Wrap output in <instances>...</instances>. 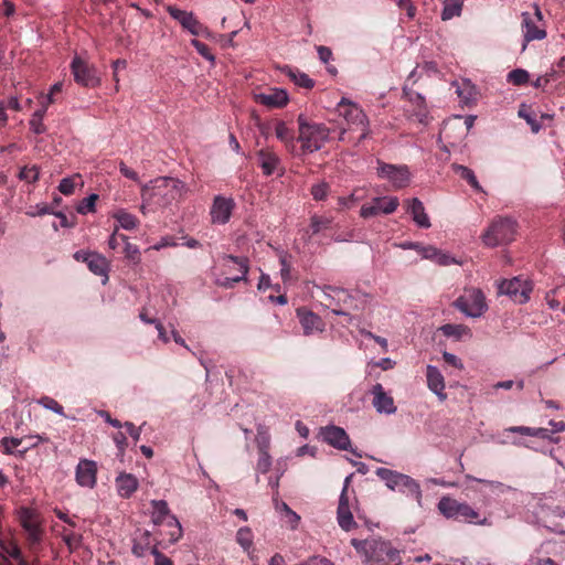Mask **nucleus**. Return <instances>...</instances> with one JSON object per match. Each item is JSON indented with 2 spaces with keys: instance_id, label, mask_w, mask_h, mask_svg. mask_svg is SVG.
Masks as SVG:
<instances>
[{
  "instance_id": "f257e3e1",
  "label": "nucleus",
  "mask_w": 565,
  "mask_h": 565,
  "mask_svg": "<svg viewBox=\"0 0 565 565\" xmlns=\"http://www.w3.org/2000/svg\"><path fill=\"white\" fill-rule=\"evenodd\" d=\"M188 191L186 184L179 179L171 177L157 178L141 189L143 201L141 210H145V204L169 205L173 201L181 200Z\"/></svg>"
},
{
  "instance_id": "f03ea898",
  "label": "nucleus",
  "mask_w": 565,
  "mask_h": 565,
  "mask_svg": "<svg viewBox=\"0 0 565 565\" xmlns=\"http://www.w3.org/2000/svg\"><path fill=\"white\" fill-rule=\"evenodd\" d=\"M351 544L363 557L365 565H401L398 551L386 542L352 539Z\"/></svg>"
},
{
  "instance_id": "7ed1b4c3",
  "label": "nucleus",
  "mask_w": 565,
  "mask_h": 565,
  "mask_svg": "<svg viewBox=\"0 0 565 565\" xmlns=\"http://www.w3.org/2000/svg\"><path fill=\"white\" fill-rule=\"evenodd\" d=\"M299 136L303 152L320 150L329 139L330 129L322 124L308 122L305 116L298 117Z\"/></svg>"
},
{
  "instance_id": "20e7f679",
  "label": "nucleus",
  "mask_w": 565,
  "mask_h": 565,
  "mask_svg": "<svg viewBox=\"0 0 565 565\" xmlns=\"http://www.w3.org/2000/svg\"><path fill=\"white\" fill-rule=\"evenodd\" d=\"M518 223L508 216L495 217L482 235L483 243L489 247L509 244L514 241Z\"/></svg>"
},
{
  "instance_id": "39448f33",
  "label": "nucleus",
  "mask_w": 565,
  "mask_h": 565,
  "mask_svg": "<svg viewBox=\"0 0 565 565\" xmlns=\"http://www.w3.org/2000/svg\"><path fill=\"white\" fill-rule=\"evenodd\" d=\"M321 291L328 301L326 306L332 307V313L337 316H344L351 320V316L348 310L360 309V306L358 305L359 292L353 294L347 289L333 286H323Z\"/></svg>"
},
{
  "instance_id": "423d86ee",
  "label": "nucleus",
  "mask_w": 565,
  "mask_h": 565,
  "mask_svg": "<svg viewBox=\"0 0 565 565\" xmlns=\"http://www.w3.org/2000/svg\"><path fill=\"white\" fill-rule=\"evenodd\" d=\"M438 509L440 513L447 519H454L461 522L486 525L488 524L487 518H480L478 511H476L470 504L466 502H459L452 498L444 497L438 502Z\"/></svg>"
},
{
  "instance_id": "0eeeda50",
  "label": "nucleus",
  "mask_w": 565,
  "mask_h": 565,
  "mask_svg": "<svg viewBox=\"0 0 565 565\" xmlns=\"http://www.w3.org/2000/svg\"><path fill=\"white\" fill-rule=\"evenodd\" d=\"M376 476L382 479L386 487L393 491H399L407 495L414 497L416 500H420L422 490L419 484L409 476L387 469L377 468L375 471Z\"/></svg>"
},
{
  "instance_id": "6e6552de",
  "label": "nucleus",
  "mask_w": 565,
  "mask_h": 565,
  "mask_svg": "<svg viewBox=\"0 0 565 565\" xmlns=\"http://www.w3.org/2000/svg\"><path fill=\"white\" fill-rule=\"evenodd\" d=\"M337 111L349 126L362 128V134L358 142H361L371 135L369 118L358 104L343 97L337 105Z\"/></svg>"
},
{
  "instance_id": "1a4fd4ad",
  "label": "nucleus",
  "mask_w": 565,
  "mask_h": 565,
  "mask_svg": "<svg viewBox=\"0 0 565 565\" xmlns=\"http://www.w3.org/2000/svg\"><path fill=\"white\" fill-rule=\"evenodd\" d=\"M454 306L470 318H479L488 310L483 292L476 288L466 289L465 292L455 300Z\"/></svg>"
},
{
  "instance_id": "9d476101",
  "label": "nucleus",
  "mask_w": 565,
  "mask_h": 565,
  "mask_svg": "<svg viewBox=\"0 0 565 565\" xmlns=\"http://www.w3.org/2000/svg\"><path fill=\"white\" fill-rule=\"evenodd\" d=\"M533 13H522V28L525 43L546 38L545 22L543 20L542 11L536 3L533 4Z\"/></svg>"
},
{
  "instance_id": "9b49d317",
  "label": "nucleus",
  "mask_w": 565,
  "mask_h": 565,
  "mask_svg": "<svg viewBox=\"0 0 565 565\" xmlns=\"http://www.w3.org/2000/svg\"><path fill=\"white\" fill-rule=\"evenodd\" d=\"M398 199L396 196H376L370 203L363 204L360 210V216L369 218L380 214H392L398 207Z\"/></svg>"
},
{
  "instance_id": "f8f14e48",
  "label": "nucleus",
  "mask_w": 565,
  "mask_h": 565,
  "mask_svg": "<svg viewBox=\"0 0 565 565\" xmlns=\"http://www.w3.org/2000/svg\"><path fill=\"white\" fill-rule=\"evenodd\" d=\"M499 292L508 295L519 303H525L530 299L532 285L529 280L514 277L510 280H502L499 286Z\"/></svg>"
},
{
  "instance_id": "ddd939ff",
  "label": "nucleus",
  "mask_w": 565,
  "mask_h": 565,
  "mask_svg": "<svg viewBox=\"0 0 565 565\" xmlns=\"http://www.w3.org/2000/svg\"><path fill=\"white\" fill-rule=\"evenodd\" d=\"M71 70L77 84L85 87H95L99 85V77L97 76L96 68L79 56H75L73 58Z\"/></svg>"
},
{
  "instance_id": "4468645a",
  "label": "nucleus",
  "mask_w": 565,
  "mask_h": 565,
  "mask_svg": "<svg viewBox=\"0 0 565 565\" xmlns=\"http://www.w3.org/2000/svg\"><path fill=\"white\" fill-rule=\"evenodd\" d=\"M168 12L171 18L177 20L183 29L188 30L193 35L209 36L210 32L192 12L178 9L175 7H168Z\"/></svg>"
},
{
  "instance_id": "2eb2a0df",
  "label": "nucleus",
  "mask_w": 565,
  "mask_h": 565,
  "mask_svg": "<svg viewBox=\"0 0 565 565\" xmlns=\"http://www.w3.org/2000/svg\"><path fill=\"white\" fill-rule=\"evenodd\" d=\"M377 174L388 180L394 188L402 189L409 183V171L406 166H394L379 162Z\"/></svg>"
},
{
  "instance_id": "dca6fc26",
  "label": "nucleus",
  "mask_w": 565,
  "mask_h": 565,
  "mask_svg": "<svg viewBox=\"0 0 565 565\" xmlns=\"http://www.w3.org/2000/svg\"><path fill=\"white\" fill-rule=\"evenodd\" d=\"M235 202L232 198L216 195L211 206L210 215L213 224H226L233 213Z\"/></svg>"
},
{
  "instance_id": "f3484780",
  "label": "nucleus",
  "mask_w": 565,
  "mask_h": 565,
  "mask_svg": "<svg viewBox=\"0 0 565 565\" xmlns=\"http://www.w3.org/2000/svg\"><path fill=\"white\" fill-rule=\"evenodd\" d=\"M78 486L93 489L97 482V463L90 459H81L75 469Z\"/></svg>"
},
{
  "instance_id": "a211bd4d",
  "label": "nucleus",
  "mask_w": 565,
  "mask_h": 565,
  "mask_svg": "<svg viewBox=\"0 0 565 565\" xmlns=\"http://www.w3.org/2000/svg\"><path fill=\"white\" fill-rule=\"evenodd\" d=\"M373 395L372 405L379 414L392 415L395 414L397 408L394 404L393 397L385 392L382 384L376 383L371 390Z\"/></svg>"
},
{
  "instance_id": "6ab92c4d",
  "label": "nucleus",
  "mask_w": 565,
  "mask_h": 565,
  "mask_svg": "<svg viewBox=\"0 0 565 565\" xmlns=\"http://www.w3.org/2000/svg\"><path fill=\"white\" fill-rule=\"evenodd\" d=\"M20 522L25 532L28 533V540L32 544H36L41 541V529L40 521L35 511L23 508L20 511Z\"/></svg>"
},
{
  "instance_id": "aec40b11",
  "label": "nucleus",
  "mask_w": 565,
  "mask_h": 565,
  "mask_svg": "<svg viewBox=\"0 0 565 565\" xmlns=\"http://www.w3.org/2000/svg\"><path fill=\"white\" fill-rule=\"evenodd\" d=\"M321 436L323 440L330 446L340 449L349 450L351 441L347 431L338 426L331 425L322 428Z\"/></svg>"
},
{
  "instance_id": "412c9836",
  "label": "nucleus",
  "mask_w": 565,
  "mask_h": 565,
  "mask_svg": "<svg viewBox=\"0 0 565 565\" xmlns=\"http://www.w3.org/2000/svg\"><path fill=\"white\" fill-rule=\"evenodd\" d=\"M297 317L306 335L313 334L315 332H322L324 330V322L312 311L299 308L297 309Z\"/></svg>"
},
{
  "instance_id": "4be33fe9",
  "label": "nucleus",
  "mask_w": 565,
  "mask_h": 565,
  "mask_svg": "<svg viewBox=\"0 0 565 565\" xmlns=\"http://www.w3.org/2000/svg\"><path fill=\"white\" fill-rule=\"evenodd\" d=\"M255 100L267 107L280 108L288 103V94L281 88H271L267 93L255 95Z\"/></svg>"
},
{
  "instance_id": "5701e85b",
  "label": "nucleus",
  "mask_w": 565,
  "mask_h": 565,
  "mask_svg": "<svg viewBox=\"0 0 565 565\" xmlns=\"http://www.w3.org/2000/svg\"><path fill=\"white\" fill-rule=\"evenodd\" d=\"M337 521L339 526L345 532H349L358 526L350 509L348 495H340L339 498Z\"/></svg>"
},
{
  "instance_id": "b1692460",
  "label": "nucleus",
  "mask_w": 565,
  "mask_h": 565,
  "mask_svg": "<svg viewBox=\"0 0 565 565\" xmlns=\"http://www.w3.org/2000/svg\"><path fill=\"white\" fill-rule=\"evenodd\" d=\"M426 377L428 388L437 395L439 401L444 402L447 398L445 390V380L441 372L434 365H427Z\"/></svg>"
},
{
  "instance_id": "393cba45",
  "label": "nucleus",
  "mask_w": 565,
  "mask_h": 565,
  "mask_svg": "<svg viewBox=\"0 0 565 565\" xmlns=\"http://www.w3.org/2000/svg\"><path fill=\"white\" fill-rule=\"evenodd\" d=\"M224 259L231 260L238 266L239 275L234 277H225L223 280H218L217 284L225 288H233L234 285L241 280L246 279L248 273V259L245 257H237L233 255L224 256Z\"/></svg>"
},
{
  "instance_id": "a878e982",
  "label": "nucleus",
  "mask_w": 565,
  "mask_h": 565,
  "mask_svg": "<svg viewBox=\"0 0 565 565\" xmlns=\"http://www.w3.org/2000/svg\"><path fill=\"white\" fill-rule=\"evenodd\" d=\"M406 204L407 212L412 215V218L417 226L423 228H428L431 226L430 220L425 211L424 204L419 199L413 198L411 200H407Z\"/></svg>"
},
{
  "instance_id": "bb28decb",
  "label": "nucleus",
  "mask_w": 565,
  "mask_h": 565,
  "mask_svg": "<svg viewBox=\"0 0 565 565\" xmlns=\"http://www.w3.org/2000/svg\"><path fill=\"white\" fill-rule=\"evenodd\" d=\"M115 482L119 497L125 499L130 498L139 487L138 479L134 475L127 472H120L116 477Z\"/></svg>"
},
{
  "instance_id": "cd10ccee",
  "label": "nucleus",
  "mask_w": 565,
  "mask_h": 565,
  "mask_svg": "<svg viewBox=\"0 0 565 565\" xmlns=\"http://www.w3.org/2000/svg\"><path fill=\"white\" fill-rule=\"evenodd\" d=\"M256 157L263 174L266 177L271 175L280 166L279 157L269 149H260L257 151Z\"/></svg>"
},
{
  "instance_id": "c85d7f7f",
  "label": "nucleus",
  "mask_w": 565,
  "mask_h": 565,
  "mask_svg": "<svg viewBox=\"0 0 565 565\" xmlns=\"http://www.w3.org/2000/svg\"><path fill=\"white\" fill-rule=\"evenodd\" d=\"M87 266L92 273L104 277V284L108 280L109 263L102 254L94 252L87 258Z\"/></svg>"
},
{
  "instance_id": "c756f323",
  "label": "nucleus",
  "mask_w": 565,
  "mask_h": 565,
  "mask_svg": "<svg viewBox=\"0 0 565 565\" xmlns=\"http://www.w3.org/2000/svg\"><path fill=\"white\" fill-rule=\"evenodd\" d=\"M152 522L156 525H163L170 523V518H175L170 513L168 503L164 500H152Z\"/></svg>"
},
{
  "instance_id": "7c9ffc66",
  "label": "nucleus",
  "mask_w": 565,
  "mask_h": 565,
  "mask_svg": "<svg viewBox=\"0 0 565 565\" xmlns=\"http://www.w3.org/2000/svg\"><path fill=\"white\" fill-rule=\"evenodd\" d=\"M452 85L456 86V93L463 104H470L476 100L477 90L471 81L462 79L461 82H454Z\"/></svg>"
},
{
  "instance_id": "2f4dec72",
  "label": "nucleus",
  "mask_w": 565,
  "mask_h": 565,
  "mask_svg": "<svg viewBox=\"0 0 565 565\" xmlns=\"http://www.w3.org/2000/svg\"><path fill=\"white\" fill-rule=\"evenodd\" d=\"M440 331L445 337L460 340L466 337H471V330L465 324L447 323L440 327Z\"/></svg>"
},
{
  "instance_id": "473e14b6",
  "label": "nucleus",
  "mask_w": 565,
  "mask_h": 565,
  "mask_svg": "<svg viewBox=\"0 0 565 565\" xmlns=\"http://www.w3.org/2000/svg\"><path fill=\"white\" fill-rule=\"evenodd\" d=\"M462 11L461 0H445L441 10V20L448 21L455 17H459Z\"/></svg>"
},
{
  "instance_id": "72a5a7b5",
  "label": "nucleus",
  "mask_w": 565,
  "mask_h": 565,
  "mask_svg": "<svg viewBox=\"0 0 565 565\" xmlns=\"http://www.w3.org/2000/svg\"><path fill=\"white\" fill-rule=\"evenodd\" d=\"M151 546H150V533L148 531H145L139 539L134 541L132 544V554L137 557H143L148 554V552L151 553Z\"/></svg>"
},
{
  "instance_id": "f704fd0d",
  "label": "nucleus",
  "mask_w": 565,
  "mask_h": 565,
  "mask_svg": "<svg viewBox=\"0 0 565 565\" xmlns=\"http://www.w3.org/2000/svg\"><path fill=\"white\" fill-rule=\"evenodd\" d=\"M113 217L118 222V224L121 228L127 230V231L136 228L139 223L137 217L134 214L128 213L127 211H125L122 209L116 211L113 214Z\"/></svg>"
},
{
  "instance_id": "c9c22d12",
  "label": "nucleus",
  "mask_w": 565,
  "mask_h": 565,
  "mask_svg": "<svg viewBox=\"0 0 565 565\" xmlns=\"http://www.w3.org/2000/svg\"><path fill=\"white\" fill-rule=\"evenodd\" d=\"M404 95L412 102L414 105L418 107V113L416 114L419 118V121L423 122L427 117L426 108H425V98L419 93L413 92L407 87L403 88Z\"/></svg>"
},
{
  "instance_id": "e433bc0d",
  "label": "nucleus",
  "mask_w": 565,
  "mask_h": 565,
  "mask_svg": "<svg viewBox=\"0 0 565 565\" xmlns=\"http://www.w3.org/2000/svg\"><path fill=\"white\" fill-rule=\"evenodd\" d=\"M275 135L277 139L286 145V147L294 148V132L284 121H278L275 127Z\"/></svg>"
},
{
  "instance_id": "4c0bfd02",
  "label": "nucleus",
  "mask_w": 565,
  "mask_h": 565,
  "mask_svg": "<svg viewBox=\"0 0 565 565\" xmlns=\"http://www.w3.org/2000/svg\"><path fill=\"white\" fill-rule=\"evenodd\" d=\"M452 169L456 173H458L462 179H465L476 191L483 192L482 186L478 182L475 172L461 164H454Z\"/></svg>"
},
{
  "instance_id": "58836bf2",
  "label": "nucleus",
  "mask_w": 565,
  "mask_h": 565,
  "mask_svg": "<svg viewBox=\"0 0 565 565\" xmlns=\"http://www.w3.org/2000/svg\"><path fill=\"white\" fill-rule=\"evenodd\" d=\"M46 110V105L41 106V108L33 113L29 121L31 130L36 135L43 134L45 131L43 117L45 116Z\"/></svg>"
},
{
  "instance_id": "ea45409f",
  "label": "nucleus",
  "mask_w": 565,
  "mask_h": 565,
  "mask_svg": "<svg viewBox=\"0 0 565 565\" xmlns=\"http://www.w3.org/2000/svg\"><path fill=\"white\" fill-rule=\"evenodd\" d=\"M254 535L248 526H243L236 532V542L244 550L249 551L253 546Z\"/></svg>"
},
{
  "instance_id": "a19ab883",
  "label": "nucleus",
  "mask_w": 565,
  "mask_h": 565,
  "mask_svg": "<svg viewBox=\"0 0 565 565\" xmlns=\"http://www.w3.org/2000/svg\"><path fill=\"white\" fill-rule=\"evenodd\" d=\"M287 75L296 85L300 87L309 89L315 85V82L306 73L299 72L297 70L288 68Z\"/></svg>"
},
{
  "instance_id": "79ce46f5",
  "label": "nucleus",
  "mask_w": 565,
  "mask_h": 565,
  "mask_svg": "<svg viewBox=\"0 0 565 565\" xmlns=\"http://www.w3.org/2000/svg\"><path fill=\"white\" fill-rule=\"evenodd\" d=\"M120 239L125 243L124 254L125 257L131 262L132 264L140 263V250L137 245H134L128 242V237L126 235H120Z\"/></svg>"
},
{
  "instance_id": "37998d69",
  "label": "nucleus",
  "mask_w": 565,
  "mask_h": 565,
  "mask_svg": "<svg viewBox=\"0 0 565 565\" xmlns=\"http://www.w3.org/2000/svg\"><path fill=\"white\" fill-rule=\"evenodd\" d=\"M256 444L258 452L268 451L270 445V436L265 426L257 427Z\"/></svg>"
},
{
  "instance_id": "c03bdc74",
  "label": "nucleus",
  "mask_w": 565,
  "mask_h": 565,
  "mask_svg": "<svg viewBox=\"0 0 565 565\" xmlns=\"http://www.w3.org/2000/svg\"><path fill=\"white\" fill-rule=\"evenodd\" d=\"M331 223H332V217L312 215L310 218V227H311L312 234H318L322 230L329 228Z\"/></svg>"
},
{
  "instance_id": "a18cd8bd",
  "label": "nucleus",
  "mask_w": 565,
  "mask_h": 565,
  "mask_svg": "<svg viewBox=\"0 0 565 565\" xmlns=\"http://www.w3.org/2000/svg\"><path fill=\"white\" fill-rule=\"evenodd\" d=\"M279 263H280V276L284 282H287L291 279V264H290V255L286 252L279 253Z\"/></svg>"
},
{
  "instance_id": "49530a36",
  "label": "nucleus",
  "mask_w": 565,
  "mask_h": 565,
  "mask_svg": "<svg viewBox=\"0 0 565 565\" xmlns=\"http://www.w3.org/2000/svg\"><path fill=\"white\" fill-rule=\"evenodd\" d=\"M97 200V194L93 193L88 195L87 198L81 201V203L76 207V211L82 215L95 212V204Z\"/></svg>"
},
{
  "instance_id": "de8ad7c7",
  "label": "nucleus",
  "mask_w": 565,
  "mask_h": 565,
  "mask_svg": "<svg viewBox=\"0 0 565 565\" xmlns=\"http://www.w3.org/2000/svg\"><path fill=\"white\" fill-rule=\"evenodd\" d=\"M0 547L2 551L10 557L20 562L21 558H24L21 554L20 547L13 542H7L6 540L0 537Z\"/></svg>"
},
{
  "instance_id": "09e8293b",
  "label": "nucleus",
  "mask_w": 565,
  "mask_h": 565,
  "mask_svg": "<svg viewBox=\"0 0 565 565\" xmlns=\"http://www.w3.org/2000/svg\"><path fill=\"white\" fill-rule=\"evenodd\" d=\"M529 77L530 75L527 71L523 68H516L508 74V82L512 83L513 85L520 86L527 83Z\"/></svg>"
},
{
  "instance_id": "8fccbe9b",
  "label": "nucleus",
  "mask_w": 565,
  "mask_h": 565,
  "mask_svg": "<svg viewBox=\"0 0 565 565\" xmlns=\"http://www.w3.org/2000/svg\"><path fill=\"white\" fill-rule=\"evenodd\" d=\"M39 168L38 166L23 167L19 172V179L29 183H34L39 180Z\"/></svg>"
},
{
  "instance_id": "3c124183",
  "label": "nucleus",
  "mask_w": 565,
  "mask_h": 565,
  "mask_svg": "<svg viewBox=\"0 0 565 565\" xmlns=\"http://www.w3.org/2000/svg\"><path fill=\"white\" fill-rule=\"evenodd\" d=\"M62 87H63V84L61 82H57L51 86L50 92L46 95L41 94L39 97L41 106L46 105V108H47L49 105L53 104L55 102L54 95L56 93H60L62 90Z\"/></svg>"
},
{
  "instance_id": "603ef678",
  "label": "nucleus",
  "mask_w": 565,
  "mask_h": 565,
  "mask_svg": "<svg viewBox=\"0 0 565 565\" xmlns=\"http://www.w3.org/2000/svg\"><path fill=\"white\" fill-rule=\"evenodd\" d=\"M39 404L42 405L44 408L54 412L55 414H58L62 416L64 415L63 406L61 404H58V402L52 397H49V396L42 397L39 401Z\"/></svg>"
},
{
  "instance_id": "864d4df0",
  "label": "nucleus",
  "mask_w": 565,
  "mask_h": 565,
  "mask_svg": "<svg viewBox=\"0 0 565 565\" xmlns=\"http://www.w3.org/2000/svg\"><path fill=\"white\" fill-rule=\"evenodd\" d=\"M259 457L256 465L257 472L266 473L269 471L271 467V457L269 455V451H263L258 452Z\"/></svg>"
},
{
  "instance_id": "5fc2aeb1",
  "label": "nucleus",
  "mask_w": 565,
  "mask_h": 565,
  "mask_svg": "<svg viewBox=\"0 0 565 565\" xmlns=\"http://www.w3.org/2000/svg\"><path fill=\"white\" fill-rule=\"evenodd\" d=\"M167 525L171 529L169 532V541L175 543L182 536V526L177 518H170V523Z\"/></svg>"
},
{
  "instance_id": "6e6d98bb",
  "label": "nucleus",
  "mask_w": 565,
  "mask_h": 565,
  "mask_svg": "<svg viewBox=\"0 0 565 565\" xmlns=\"http://www.w3.org/2000/svg\"><path fill=\"white\" fill-rule=\"evenodd\" d=\"M75 178H79V174L62 179L58 184L60 192L64 195L73 194L75 189Z\"/></svg>"
},
{
  "instance_id": "4d7b16f0",
  "label": "nucleus",
  "mask_w": 565,
  "mask_h": 565,
  "mask_svg": "<svg viewBox=\"0 0 565 565\" xmlns=\"http://www.w3.org/2000/svg\"><path fill=\"white\" fill-rule=\"evenodd\" d=\"M191 44L195 47V50L202 57H204L205 60H207L212 63L215 61L214 55L211 53L210 47L205 43H203L199 40H192Z\"/></svg>"
},
{
  "instance_id": "13d9d810",
  "label": "nucleus",
  "mask_w": 565,
  "mask_h": 565,
  "mask_svg": "<svg viewBox=\"0 0 565 565\" xmlns=\"http://www.w3.org/2000/svg\"><path fill=\"white\" fill-rule=\"evenodd\" d=\"M328 192H329V185L326 182L315 184L311 188V195L317 201L324 200L328 196Z\"/></svg>"
},
{
  "instance_id": "bf43d9fd",
  "label": "nucleus",
  "mask_w": 565,
  "mask_h": 565,
  "mask_svg": "<svg viewBox=\"0 0 565 565\" xmlns=\"http://www.w3.org/2000/svg\"><path fill=\"white\" fill-rule=\"evenodd\" d=\"M423 258L434 260L438 256V248L431 245H419L417 250Z\"/></svg>"
},
{
  "instance_id": "052dcab7",
  "label": "nucleus",
  "mask_w": 565,
  "mask_h": 565,
  "mask_svg": "<svg viewBox=\"0 0 565 565\" xmlns=\"http://www.w3.org/2000/svg\"><path fill=\"white\" fill-rule=\"evenodd\" d=\"M298 565H334L331 561L323 556L315 555Z\"/></svg>"
},
{
  "instance_id": "680f3d73",
  "label": "nucleus",
  "mask_w": 565,
  "mask_h": 565,
  "mask_svg": "<svg viewBox=\"0 0 565 565\" xmlns=\"http://www.w3.org/2000/svg\"><path fill=\"white\" fill-rule=\"evenodd\" d=\"M151 554L154 556V565H173L172 561L159 552L156 546L151 548Z\"/></svg>"
},
{
  "instance_id": "e2e57ef3",
  "label": "nucleus",
  "mask_w": 565,
  "mask_h": 565,
  "mask_svg": "<svg viewBox=\"0 0 565 565\" xmlns=\"http://www.w3.org/2000/svg\"><path fill=\"white\" fill-rule=\"evenodd\" d=\"M20 444H21V439H19V438L4 437L2 439V446L7 454H12L14 448H17Z\"/></svg>"
},
{
  "instance_id": "0e129e2a",
  "label": "nucleus",
  "mask_w": 565,
  "mask_h": 565,
  "mask_svg": "<svg viewBox=\"0 0 565 565\" xmlns=\"http://www.w3.org/2000/svg\"><path fill=\"white\" fill-rule=\"evenodd\" d=\"M395 1L401 9L406 10L407 15L409 18L415 17L416 8L413 6L412 0H395Z\"/></svg>"
},
{
  "instance_id": "69168bd1",
  "label": "nucleus",
  "mask_w": 565,
  "mask_h": 565,
  "mask_svg": "<svg viewBox=\"0 0 565 565\" xmlns=\"http://www.w3.org/2000/svg\"><path fill=\"white\" fill-rule=\"evenodd\" d=\"M358 201H359V198L355 196V193H352L349 196H340L338 199L339 204L342 207H347V209H351Z\"/></svg>"
},
{
  "instance_id": "338daca9",
  "label": "nucleus",
  "mask_w": 565,
  "mask_h": 565,
  "mask_svg": "<svg viewBox=\"0 0 565 565\" xmlns=\"http://www.w3.org/2000/svg\"><path fill=\"white\" fill-rule=\"evenodd\" d=\"M435 263L441 266H447L450 264L456 263V259L452 258L450 255L443 253L440 249H438V256L434 259Z\"/></svg>"
},
{
  "instance_id": "774afa93",
  "label": "nucleus",
  "mask_w": 565,
  "mask_h": 565,
  "mask_svg": "<svg viewBox=\"0 0 565 565\" xmlns=\"http://www.w3.org/2000/svg\"><path fill=\"white\" fill-rule=\"evenodd\" d=\"M124 426L126 427L127 431L129 433V435L132 437V439L135 441H138L140 439V436H141V428L140 427H136L130 422H126L124 424Z\"/></svg>"
}]
</instances>
